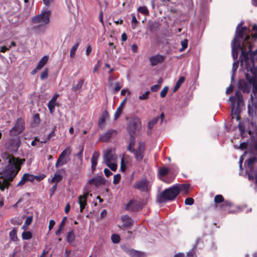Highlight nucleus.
<instances>
[{
  "mask_svg": "<svg viewBox=\"0 0 257 257\" xmlns=\"http://www.w3.org/2000/svg\"><path fill=\"white\" fill-rule=\"evenodd\" d=\"M48 69L45 68V69L42 72L40 77L41 79L43 80L48 77Z\"/></svg>",
  "mask_w": 257,
  "mask_h": 257,
  "instance_id": "nucleus-43",
  "label": "nucleus"
},
{
  "mask_svg": "<svg viewBox=\"0 0 257 257\" xmlns=\"http://www.w3.org/2000/svg\"><path fill=\"white\" fill-rule=\"evenodd\" d=\"M107 116H108L107 112L106 111H104L102 113V114L99 120L98 123H99V125L100 126V127H102L104 126L105 119L107 118Z\"/></svg>",
  "mask_w": 257,
  "mask_h": 257,
  "instance_id": "nucleus-23",
  "label": "nucleus"
},
{
  "mask_svg": "<svg viewBox=\"0 0 257 257\" xmlns=\"http://www.w3.org/2000/svg\"><path fill=\"white\" fill-rule=\"evenodd\" d=\"M10 236L12 240L13 241H17L18 237L17 236L16 230L14 229L10 233Z\"/></svg>",
  "mask_w": 257,
  "mask_h": 257,
  "instance_id": "nucleus-34",
  "label": "nucleus"
},
{
  "mask_svg": "<svg viewBox=\"0 0 257 257\" xmlns=\"http://www.w3.org/2000/svg\"><path fill=\"white\" fill-rule=\"evenodd\" d=\"M50 15V11L42 12L40 14L32 17V22L35 25L36 28L44 27L49 23Z\"/></svg>",
  "mask_w": 257,
  "mask_h": 257,
  "instance_id": "nucleus-3",
  "label": "nucleus"
},
{
  "mask_svg": "<svg viewBox=\"0 0 257 257\" xmlns=\"http://www.w3.org/2000/svg\"><path fill=\"white\" fill-rule=\"evenodd\" d=\"M25 128V122L22 118L17 119L15 125L10 131V135L11 136H17L22 133Z\"/></svg>",
  "mask_w": 257,
  "mask_h": 257,
  "instance_id": "nucleus-7",
  "label": "nucleus"
},
{
  "mask_svg": "<svg viewBox=\"0 0 257 257\" xmlns=\"http://www.w3.org/2000/svg\"><path fill=\"white\" fill-rule=\"evenodd\" d=\"M22 238L24 240H28L32 237V234L30 231H24L22 234Z\"/></svg>",
  "mask_w": 257,
  "mask_h": 257,
  "instance_id": "nucleus-29",
  "label": "nucleus"
},
{
  "mask_svg": "<svg viewBox=\"0 0 257 257\" xmlns=\"http://www.w3.org/2000/svg\"><path fill=\"white\" fill-rule=\"evenodd\" d=\"M141 122L138 117L134 116L130 118L127 126V130L131 138L141 128Z\"/></svg>",
  "mask_w": 257,
  "mask_h": 257,
  "instance_id": "nucleus-6",
  "label": "nucleus"
},
{
  "mask_svg": "<svg viewBox=\"0 0 257 257\" xmlns=\"http://www.w3.org/2000/svg\"><path fill=\"white\" fill-rule=\"evenodd\" d=\"M66 218L67 217H64L62 220L61 221V222L59 225V227H60V228H63L64 225L65 224V221L66 220Z\"/></svg>",
  "mask_w": 257,
  "mask_h": 257,
  "instance_id": "nucleus-61",
  "label": "nucleus"
},
{
  "mask_svg": "<svg viewBox=\"0 0 257 257\" xmlns=\"http://www.w3.org/2000/svg\"><path fill=\"white\" fill-rule=\"evenodd\" d=\"M138 11L140 13L146 15H149V10H148L147 8L145 6L140 7L138 8Z\"/></svg>",
  "mask_w": 257,
  "mask_h": 257,
  "instance_id": "nucleus-32",
  "label": "nucleus"
},
{
  "mask_svg": "<svg viewBox=\"0 0 257 257\" xmlns=\"http://www.w3.org/2000/svg\"><path fill=\"white\" fill-rule=\"evenodd\" d=\"M32 220H33L32 216H29V217H27L24 225L22 227V228L23 229L25 230L27 228V227L32 223Z\"/></svg>",
  "mask_w": 257,
  "mask_h": 257,
  "instance_id": "nucleus-28",
  "label": "nucleus"
},
{
  "mask_svg": "<svg viewBox=\"0 0 257 257\" xmlns=\"http://www.w3.org/2000/svg\"><path fill=\"white\" fill-rule=\"evenodd\" d=\"M70 204L68 203L66 205L65 208V212L66 213H68L70 210Z\"/></svg>",
  "mask_w": 257,
  "mask_h": 257,
  "instance_id": "nucleus-64",
  "label": "nucleus"
},
{
  "mask_svg": "<svg viewBox=\"0 0 257 257\" xmlns=\"http://www.w3.org/2000/svg\"><path fill=\"white\" fill-rule=\"evenodd\" d=\"M70 154V150L69 148H66L60 155L58 159L57 160L55 167L58 168L60 166H62L66 163V161L64 160V158L67 155Z\"/></svg>",
  "mask_w": 257,
  "mask_h": 257,
  "instance_id": "nucleus-12",
  "label": "nucleus"
},
{
  "mask_svg": "<svg viewBox=\"0 0 257 257\" xmlns=\"http://www.w3.org/2000/svg\"><path fill=\"white\" fill-rule=\"evenodd\" d=\"M98 179L97 178H92L89 181V183L91 184H95V185H97L98 183H99Z\"/></svg>",
  "mask_w": 257,
  "mask_h": 257,
  "instance_id": "nucleus-50",
  "label": "nucleus"
},
{
  "mask_svg": "<svg viewBox=\"0 0 257 257\" xmlns=\"http://www.w3.org/2000/svg\"><path fill=\"white\" fill-rule=\"evenodd\" d=\"M55 224V221H54L53 220H50L49 224V230L52 229V228L54 226Z\"/></svg>",
  "mask_w": 257,
  "mask_h": 257,
  "instance_id": "nucleus-57",
  "label": "nucleus"
},
{
  "mask_svg": "<svg viewBox=\"0 0 257 257\" xmlns=\"http://www.w3.org/2000/svg\"><path fill=\"white\" fill-rule=\"evenodd\" d=\"M22 142L20 138L11 139L5 145L6 148L10 152H16L21 146Z\"/></svg>",
  "mask_w": 257,
  "mask_h": 257,
  "instance_id": "nucleus-9",
  "label": "nucleus"
},
{
  "mask_svg": "<svg viewBox=\"0 0 257 257\" xmlns=\"http://www.w3.org/2000/svg\"><path fill=\"white\" fill-rule=\"evenodd\" d=\"M121 220L123 222L122 225L124 227H128L132 224V219L126 215L122 216Z\"/></svg>",
  "mask_w": 257,
  "mask_h": 257,
  "instance_id": "nucleus-17",
  "label": "nucleus"
},
{
  "mask_svg": "<svg viewBox=\"0 0 257 257\" xmlns=\"http://www.w3.org/2000/svg\"><path fill=\"white\" fill-rule=\"evenodd\" d=\"M120 89L121 86L119 85V82H116L115 83V86L114 89L115 92L118 91Z\"/></svg>",
  "mask_w": 257,
  "mask_h": 257,
  "instance_id": "nucleus-56",
  "label": "nucleus"
},
{
  "mask_svg": "<svg viewBox=\"0 0 257 257\" xmlns=\"http://www.w3.org/2000/svg\"><path fill=\"white\" fill-rule=\"evenodd\" d=\"M237 67H238V63L236 62H234L233 64V65H232V73H233L232 77H231L232 80L233 79L234 73H235V71L237 70Z\"/></svg>",
  "mask_w": 257,
  "mask_h": 257,
  "instance_id": "nucleus-49",
  "label": "nucleus"
},
{
  "mask_svg": "<svg viewBox=\"0 0 257 257\" xmlns=\"http://www.w3.org/2000/svg\"><path fill=\"white\" fill-rule=\"evenodd\" d=\"M104 173L105 176L107 177L112 175V173L111 172V171L107 168H105L104 170Z\"/></svg>",
  "mask_w": 257,
  "mask_h": 257,
  "instance_id": "nucleus-52",
  "label": "nucleus"
},
{
  "mask_svg": "<svg viewBox=\"0 0 257 257\" xmlns=\"http://www.w3.org/2000/svg\"><path fill=\"white\" fill-rule=\"evenodd\" d=\"M115 133V132L114 130H109L101 136L100 140L102 142H106L108 141Z\"/></svg>",
  "mask_w": 257,
  "mask_h": 257,
  "instance_id": "nucleus-18",
  "label": "nucleus"
},
{
  "mask_svg": "<svg viewBox=\"0 0 257 257\" xmlns=\"http://www.w3.org/2000/svg\"><path fill=\"white\" fill-rule=\"evenodd\" d=\"M222 205V207L230 206L231 205V203L228 201H225L223 202Z\"/></svg>",
  "mask_w": 257,
  "mask_h": 257,
  "instance_id": "nucleus-60",
  "label": "nucleus"
},
{
  "mask_svg": "<svg viewBox=\"0 0 257 257\" xmlns=\"http://www.w3.org/2000/svg\"><path fill=\"white\" fill-rule=\"evenodd\" d=\"M121 38V40L122 41H123V42L127 40V38L126 34L125 33H124L122 34Z\"/></svg>",
  "mask_w": 257,
  "mask_h": 257,
  "instance_id": "nucleus-63",
  "label": "nucleus"
},
{
  "mask_svg": "<svg viewBox=\"0 0 257 257\" xmlns=\"http://www.w3.org/2000/svg\"><path fill=\"white\" fill-rule=\"evenodd\" d=\"M134 146V142L132 141L128 147V150L131 152L134 153L135 157L137 161H141L143 158V153L145 150V145L143 143H140L139 147L136 150H135L133 147Z\"/></svg>",
  "mask_w": 257,
  "mask_h": 257,
  "instance_id": "nucleus-8",
  "label": "nucleus"
},
{
  "mask_svg": "<svg viewBox=\"0 0 257 257\" xmlns=\"http://www.w3.org/2000/svg\"><path fill=\"white\" fill-rule=\"evenodd\" d=\"M123 108L121 107V106H118V107L117 108V110L114 114V118L115 119H117L121 114Z\"/></svg>",
  "mask_w": 257,
  "mask_h": 257,
  "instance_id": "nucleus-37",
  "label": "nucleus"
},
{
  "mask_svg": "<svg viewBox=\"0 0 257 257\" xmlns=\"http://www.w3.org/2000/svg\"><path fill=\"white\" fill-rule=\"evenodd\" d=\"M99 154L97 152H94L91 158V168L94 170L97 163V160L99 158Z\"/></svg>",
  "mask_w": 257,
  "mask_h": 257,
  "instance_id": "nucleus-19",
  "label": "nucleus"
},
{
  "mask_svg": "<svg viewBox=\"0 0 257 257\" xmlns=\"http://www.w3.org/2000/svg\"><path fill=\"white\" fill-rule=\"evenodd\" d=\"M131 49H132V51L133 52L136 53L138 50V46L136 44H133L132 45Z\"/></svg>",
  "mask_w": 257,
  "mask_h": 257,
  "instance_id": "nucleus-58",
  "label": "nucleus"
},
{
  "mask_svg": "<svg viewBox=\"0 0 257 257\" xmlns=\"http://www.w3.org/2000/svg\"><path fill=\"white\" fill-rule=\"evenodd\" d=\"M126 209L132 211H137L141 209V206L138 204L137 202L131 201L127 204Z\"/></svg>",
  "mask_w": 257,
  "mask_h": 257,
  "instance_id": "nucleus-16",
  "label": "nucleus"
},
{
  "mask_svg": "<svg viewBox=\"0 0 257 257\" xmlns=\"http://www.w3.org/2000/svg\"><path fill=\"white\" fill-rule=\"evenodd\" d=\"M168 172V169L167 168H162L159 169V174L161 176H165Z\"/></svg>",
  "mask_w": 257,
  "mask_h": 257,
  "instance_id": "nucleus-45",
  "label": "nucleus"
},
{
  "mask_svg": "<svg viewBox=\"0 0 257 257\" xmlns=\"http://www.w3.org/2000/svg\"><path fill=\"white\" fill-rule=\"evenodd\" d=\"M233 87L232 85H230L227 88L226 91V94H230L233 91Z\"/></svg>",
  "mask_w": 257,
  "mask_h": 257,
  "instance_id": "nucleus-53",
  "label": "nucleus"
},
{
  "mask_svg": "<svg viewBox=\"0 0 257 257\" xmlns=\"http://www.w3.org/2000/svg\"><path fill=\"white\" fill-rule=\"evenodd\" d=\"M178 189V193L180 191H182L183 193L187 194L190 188V186L187 184H179L175 186Z\"/></svg>",
  "mask_w": 257,
  "mask_h": 257,
  "instance_id": "nucleus-21",
  "label": "nucleus"
},
{
  "mask_svg": "<svg viewBox=\"0 0 257 257\" xmlns=\"http://www.w3.org/2000/svg\"><path fill=\"white\" fill-rule=\"evenodd\" d=\"M160 88V85L159 84H156L152 86L151 87V90L153 92H156L157 91L159 88Z\"/></svg>",
  "mask_w": 257,
  "mask_h": 257,
  "instance_id": "nucleus-51",
  "label": "nucleus"
},
{
  "mask_svg": "<svg viewBox=\"0 0 257 257\" xmlns=\"http://www.w3.org/2000/svg\"><path fill=\"white\" fill-rule=\"evenodd\" d=\"M169 88L168 86H165L164 87V88L162 89V90L160 92V96L161 97L163 98L165 97L168 91Z\"/></svg>",
  "mask_w": 257,
  "mask_h": 257,
  "instance_id": "nucleus-41",
  "label": "nucleus"
},
{
  "mask_svg": "<svg viewBox=\"0 0 257 257\" xmlns=\"http://www.w3.org/2000/svg\"><path fill=\"white\" fill-rule=\"evenodd\" d=\"M130 254L133 257H139L140 256L141 253L136 250H131L130 251Z\"/></svg>",
  "mask_w": 257,
  "mask_h": 257,
  "instance_id": "nucleus-48",
  "label": "nucleus"
},
{
  "mask_svg": "<svg viewBox=\"0 0 257 257\" xmlns=\"http://www.w3.org/2000/svg\"><path fill=\"white\" fill-rule=\"evenodd\" d=\"M26 177L24 174L23 177L21 178V180L19 181V182L17 184V186H21L24 185L27 182H28L27 180L26 179Z\"/></svg>",
  "mask_w": 257,
  "mask_h": 257,
  "instance_id": "nucleus-39",
  "label": "nucleus"
},
{
  "mask_svg": "<svg viewBox=\"0 0 257 257\" xmlns=\"http://www.w3.org/2000/svg\"><path fill=\"white\" fill-rule=\"evenodd\" d=\"M185 80V78L184 76H181L180 77L179 80L177 81L176 85L174 88V91H177L179 87H180L181 84H182Z\"/></svg>",
  "mask_w": 257,
  "mask_h": 257,
  "instance_id": "nucleus-25",
  "label": "nucleus"
},
{
  "mask_svg": "<svg viewBox=\"0 0 257 257\" xmlns=\"http://www.w3.org/2000/svg\"><path fill=\"white\" fill-rule=\"evenodd\" d=\"M229 100L231 102V108L233 110L235 107V103L236 102L237 106H239L242 102L243 98L241 93L237 91L235 92V95L230 97Z\"/></svg>",
  "mask_w": 257,
  "mask_h": 257,
  "instance_id": "nucleus-10",
  "label": "nucleus"
},
{
  "mask_svg": "<svg viewBox=\"0 0 257 257\" xmlns=\"http://www.w3.org/2000/svg\"><path fill=\"white\" fill-rule=\"evenodd\" d=\"M79 45V43H76L74 46L72 47L70 52V56L71 57H73L75 55V52Z\"/></svg>",
  "mask_w": 257,
  "mask_h": 257,
  "instance_id": "nucleus-30",
  "label": "nucleus"
},
{
  "mask_svg": "<svg viewBox=\"0 0 257 257\" xmlns=\"http://www.w3.org/2000/svg\"><path fill=\"white\" fill-rule=\"evenodd\" d=\"M103 162L112 171H115L117 168L116 164L117 156L111 150H107L103 153Z\"/></svg>",
  "mask_w": 257,
  "mask_h": 257,
  "instance_id": "nucleus-5",
  "label": "nucleus"
},
{
  "mask_svg": "<svg viewBox=\"0 0 257 257\" xmlns=\"http://www.w3.org/2000/svg\"><path fill=\"white\" fill-rule=\"evenodd\" d=\"M88 196V193H84L82 195H80L78 197V203L80 205V210L81 212L83 211V210L85 207L86 205V200Z\"/></svg>",
  "mask_w": 257,
  "mask_h": 257,
  "instance_id": "nucleus-15",
  "label": "nucleus"
},
{
  "mask_svg": "<svg viewBox=\"0 0 257 257\" xmlns=\"http://www.w3.org/2000/svg\"><path fill=\"white\" fill-rule=\"evenodd\" d=\"M25 175L26 177V179L28 181L33 182L35 178L37 177L33 175L29 174H25Z\"/></svg>",
  "mask_w": 257,
  "mask_h": 257,
  "instance_id": "nucleus-40",
  "label": "nucleus"
},
{
  "mask_svg": "<svg viewBox=\"0 0 257 257\" xmlns=\"http://www.w3.org/2000/svg\"><path fill=\"white\" fill-rule=\"evenodd\" d=\"M159 119V116L154 118L152 120L150 121L148 123V127L150 130H151L155 124L157 122Z\"/></svg>",
  "mask_w": 257,
  "mask_h": 257,
  "instance_id": "nucleus-26",
  "label": "nucleus"
},
{
  "mask_svg": "<svg viewBox=\"0 0 257 257\" xmlns=\"http://www.w3.org/2000/svg\"><path fill=\"white\" fill-rule=\"evenodd\" d=\"M48 61V57L47 56H43L39 61L37 66V69L41 70L42 68L47 64Z\"/></svg>",
  "mask_w": 257,
  "mask_h": 257,
  "instance_id": "nucleus-20",
  "label": "nucleus"
},
{
  "mask_svg": "<svg viewBox=\"0 0 257 257\" xmlns=\"http://www.w3.org/2000/svg\"><path fill=\"white\" fill-rule=\"evenodd\" d=\"M83 83L84 80H80L77 83L73 84L72 88V90L73 91H76L81 89V88L82 87Z\"/></svg>",
  "mask_w": 257,
  "mask_h": 257,
  "instance_id": "nucleus-24",
  "label": "nucleus"
},
{
  "mask_svg": "<svg viewBox=\"0 0 257 257\" xmlns=\"http://www.w3.org/2000/svg\"><path fill=\"white\" fill-rule=\"evenodd\" d=\"M55 135V129H54L51 132V133L49 134L48 136H46V139H44V140H41L40 141V143H47L48 141H49L50 140L51 137L54 136Z\"/></svg>",
  "mask_w": 257,
  "mask_h": 257,
  "instance_id": "nucleus-33",
  "label": "nucleus"
},
{
  "mask_svg": "<svg viewBox=\"0 0 257 257\" xmlns=\"http://www.w3.org/2000/svg\"><path fill=\"white\" fill-rule=\"evenodd\" d=\"M214 200L216 203H221L223 201V197L221 195H217L215 196Z\"/></svg>",
  "mask_w": 257,
  "mask_h": 257,
  "instance_id": "nucleus-36",
  "label": "nucleus"
},
{
  "mask_svg": "<svg viewBox=\"0 0 257 257\" xmlns=\"http://www.w3.org/2000/svg\"><path fill=\"white\" fill-rule=\"evenodd\" d=\"M178 195V189L176 187L173 186L159 194L157 199L159 202L164 203L167 201L173 200Z\"/></svg>",
  "mask_w": 257,
  "mask_h": 257,
  "instance_id": "nucleus-4",
  "label": "nucleus"
},
{
  "mask_svg": "<svg viewBox=\"0 0 257 257\" xmlns=\"http://www.w3.org/2000/svg\"><path fill=\"white\" fill-rule=\"evenodd\" d=\"M131 163V159L127 156H123L120 161V170L121 172H124L127 167L130 165Z\"/></svg>",
  "mask_w": 257,
  "mask_h": 257,
  "instance_id": "nucleus-14",
  "label": "nucleus"
},
{
  "mask_svg": "<svg viewBox=\"0 0 257 257\" xmlns=\"http://www.w3.org/2000/svg\"><path fill=\"white\" fill-rule=\"evenodd\" d=\"M91 52V47L90 45H87L86 46V55L88 56Z\"/></svg>",
  "mask_w": 257,
  "mask_h": 257,
  "instance_id": "nucleus-54",
  "label": "nucleus"
},
{
  "mask_svg": "<svg viewBox=\"0 0 257 257\" xmlns=\"http://www.w3.org/2000/svg\"><path fill=\"white\" fill-rule=\"evenodd\" d=\"M126 93L130 94L131 92L128 90L124 89L121 91L120 94L121 95H124Z\"/></svg>",
  "mask_w": 257,
  "mask_h": 257,
  "instance_id": "nucleus-62",
  "label": "nucleus"
},
{
  "mask_svg": "<svg viewBox=\"0 0 257 257\" xmlns=\"http://www.w3.org/2000/svg\"><path fill=\"white\" fill-rule=\"evenodd\" d=\"M75 236L74 234V230H71L70 231L68 232L67 236H66V239L67 241L70 243L72 244L74 240H75Z\"/></svg>",
  "mask_w": 257,
  "mask_h": 257,
  "instance_id": "nucleus-22",
  "label": "nucleus"
},
{
  "mask_svg": "<svg viewBox=\"0 0 257 257\" xmlns=\"http://www.w3.org/2000/svg\"><path fill=\"white\" fill-rule=\"evenodd\" d=\"M194 202V199L192 198H187L185 200V204L187 205H193Z\"/></svg>",
  "mask_w": 257,
  "mask_h": 257,
  "instance_id": "nucleus-47",
  "label": "nucleus"
},
{
  "mask_svg": "<svg viewBox=\"0 0 257 257\" xmlns=\"http://www.w3.org/2000/svg\"><path fill=\"white\" fill-rule=\"evenodd\" d=\"M62 178V176L61 174L56 173L54 177L52 178L51 183H55V184H57L58 182H59Z\"/></svg>",
  "mask_w": 257,
  "mask_h": 257,
  "instance_id": "nucleus-27",
  "label": "nucleus"
},
{
  "mask_svg": "<svg viewBox=\"0 0 257 257\" xmlns=\"http://www.w3.org/2000/svg\"><path fill=\"white\" fill-rule=\"evenodd\" d=\"M8 161L9 165L4 174V178L0 180V190L2 191L9 188L10 182L16 176L21 169V166L25 162L24 159L16 158L12 155L8 156Z\"/></svg>",
  "mask_w": 257,
  "mask_h": 257,
  "instance_id": "nucleus-2",
  "label": "nucleus"
},
{
  "mask_svg": "<svg viewBox=\"0 0 257 257\" xmlns=\"http://www.w3.org/2000/svg\"><path fill=\"white\" fill-rule=\"evenodd\" d=\"M120 180V175L119 174H116L113 177V183L114 184H117L119 183Z\"/></svg>",
  "mask_w": 257,
  "mask_h": 257,
  "instance_id": "nucleus-46",
  "label": "nucleus"
},
{
  "mask_svg": "<svg viewBox=\"0 0 257 257\" xmlns=\"http://www.w3.org/2000/svg\"><path fill=\"white\" fill-rule=\"evenodd\" d=\"M182 48L180 49L179 51H183L188 46V40L185 39L184 41L181 42Z\"/></svg>",
  "mask_w": 257,
  "mask_h": 257,
  "instance_id": "nucleus-38",
  "label": "nucleus"
},
{
  "mask_svg": "<svg viewBox=\"0 0 257 257\" xmlns=\"http://www.w3.org/2000/svg\"><path fill=\"white\" fill-rule=\"evenodd\" d=\"M256 160V159L255 157H251L249 158L246 162L247 167L248 169H251L253 164Z\"/></svg>",
  "mask_w": 257,
  "mask_h": 257,
  "instance_id": "nucleus-31",
  "label": "nucleus"
},
{
  "mask_svg": "<svg viewBox=\"0 0 257 257\" xmlns=\"http://www.w3.org/2000/svg\"><path fill=\"white\" fill-rule=\"evenodd\" d=\"M111 240L113 243H116L119 241L120 237L119 235L117 234H112L111 235Z\"/></svg>",
  "mask_w": 257,
  "mask_h": 257,
  "instance_id": "nucleus-42",
  "label": "nucleus"
},
{
  "mask_svg": "<svg viewBox=\"0 0 257 257\" xmlns=\"http://www.w3.org/2000/svg\"><path fill=\"white\" fill-rule=\"evenodd\" d=\"M165 59V57L161 55H156L150 58L149 60L151 65L152 66L157 65V64L162 63Z\"/></svg>",
  "mask_w": 257,
  "mask_h": 257,
  "instance_id": "nucleus-13",
  "label": "nucleus"
},
{
  "mask_svg": "<svg viewBox=\"0 0 257 257\" xmlns=\"http://www.w3.org/2000/svg\"><path fill=\"white\" fill-rule=\"evenodd\" d=\"M55 103H56L55 102H53L52 101V100H50L48 104V107L49 108V109L51 113H53V112L54 111Z\"/></svg>",
  "mask_w": 257,
  "mask_h": 257,
  "instance_id": "nucleus-35",
  "label": "nucleus"
},
{
  "mask_svg": "<svg viewBox=\"0 0 257 257\" xmlns=\"http://www.w3.org/2000/svg\"><path fill=\"white\" fill-rule=\"evenodd\" d=\"M151 186V184L149 181L143 179L138 181L135 185V187L141 191H147L150 189Z\"/></svg>",
  "mask_w": 257,
  "mask_h": 257,
  "instance_id": "nucleus-11",
  "label": "nucleus"
},
{
  "mask_svg": "<svg viewBox=\"0 0 257 257\" xmlns=\"http://www.w3.org/2000/svg\"><path fill=\"white\" fill-rule=\"evenodd\" d=\"M41 141V140H40V139H38V137H36V138H35V140L31 142V145L33 146H35L36 145L37 142L40 143Z\"/></svg>",
  "mask_w": 257,
  "mask_h": 257,
  "instance_id": "nucleus-55",
  "label": "nucleus"
},
{
  "mask_svg": "<svg viewBox=\"0 0 257 257\" xmlns=\"http://www.w3.org/2000/svg\"><path fill=\"white\" fill-rule=\"evenodd\" d=\"M8 50H9V48H8L7 47H6L5 46L0 47V52L2 53H5Z\"/></svg>",
  "mask_w": 257,
  "mask_h": 257,
  "instance_id": "nucleus-59",
  "label": "nucleus"
},
{
  "mask_svg": "<svg viewBox=\"0 0 257 257\" xmlns=\"http://www.w3.org/2000/svg\"><path fill=\"white\" fill-rule=\"evenodd\" d=\"M150 94L149 91H147L145 93L139 96V99L141 100L148 99L149 98V95Z\"/></svg>",
  "mask_w": 257,
  "mask_h": 257,
  "instance_id": "nucleus-44",
  "label": "nucleus"
},
{
  "mask_svg": "<svg viewBox=\"0 0 257 257\" xmlns=\"http://www.w3.org/2000/svg\"><path fill=\"white\" fill-rule=\"evenodd\" d=\"M242 23H239L236 28V34L231 43V49L233 58L236 59L239 49L241 50L240 58L242 68H245L247 72L245 74L247 82L240 80L238 87L244 92H249L251 86L253 92H257V49L254 52H251L252 45L249 41L250 37L248 35V30L246 27H242Z\"/></svg>",
  "mask_w": 257,
  "mask_h": 257,
  "instance_id": "nucleus-1",
  "label": "nucleus"
}]
</instances>
